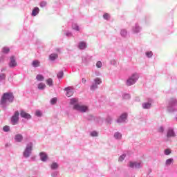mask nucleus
<instances>
[{"label": "nucleus", "mask_w": 177, "mask_h": 177, "mask_svg": "<svg viewBox=\"0 0 177 177\" xmlns=\"http://www.w3.org/2000/svg\"><path fill=\"white\" fill-rule=\"evenodd\" d=\"M15 97L13 96V93H5L1 99V104L5 106L6 103H12Z\"/></svg>", "instance_id": "f257e3e1"}, {"label": "nucleus", "mask_w": 177, "mask_h": 177, "mask_svg": "<svg viewBox=\"0 0 177 177\" xmlns=\"http://www.w3.org/2000/svg\"><path fill=\"white\" fill-rule=\"evenodd\" d=\"M138 80H139V75H138V74L136 73L133 74L132 76L130 77L127 81V86H131V85H133V84H135L136 81H138Z\"/></svg>", "instance_id": "f03ea898"}, {"label": "nucleus", "mask_w": 177, "mask_h": 177, "mask_svg": "<svg viewBox=\"0 0 177 177\" xmlns=\"http://www.w3.org/2000/svg\"><path fill=\"white\" fill-rule=\"evenodd\" d=\"M73 110H77L82 113H85L88 110V106L80 104H75L73 106Z\"/></svg>", "instance_id": "7ed1b4c3"}, {"label": "nucleus", "mask_w": 177, "mask_h": 177, "mask_svg": "<svg viewBox=\"0 0 177 177\" xmlns=\"http://www.w3.org/2000/svg\"><path fill=\"white\" fill-rule=\"evenodd\" d=\"M11 122L12 125H16L19 122V111H16L11 118Z\"/></svg>", "instance_id": "20e7f679"}, {"label": "nucleus", "mask_w": 177, "mask_h": 177, "mask_svg": "<svg viewBox=\"0 0 177 177\" xmlns=\"http://www.w3.org/2000/svg\"><path fill=\"white\" fill-rule=\"evenodd\" d=\"M31 150H32V143L30 142L29 145L26 147V149L24 152V157H30V154H31Z\"/></svg>", "instance_id": "39448f33"}, {"label": "nucleus", "mask_w": 177, "mask_h": 177, "mask_svg": "<svg viewBox=\"0 0 177 177\" xmlns=\"http://www.w3.org/2000/svg\"><path fill=\"white\" fill-rule=\"evenodd\" d=\"M94 82H95V84H93L91 86V91L97 89V85H100V84H102V79L97 77L94 80Z\"/></svg>", "instance_id": "423d86ee"}, {"label": "nucleus", "mask_w": 177, "mask_h": 177, "mask_svg": "<svg viewBox=\"0 0 177 177\" xmlns=\"http://www.w3.org/2000/svg\"><path fill=\"white\" fill-rule=\"evenodd\" d=\"M65 91H66V95L68 97H71V96L74 95V89H73L71 87L65 88Z\"/></svg>", "instance_id": "0eeeda50"}, {"label": "nucleus", "mask_w": 177, "mask_h": 177, "mask_svg": "<svg viewBox=\"0 0 177 177\" xmlns=\"http://www.w3.org/2000/svg\"><path fill=\"white\" fill-rule=\"evenodd\" d=\"M20 115L22 118H26L27 120H30V118H31V115L24 111H21Z\"/></svg>", "instance_id": "6e6552de"}, {"label": "nucleus", "mask_w": 177, "mask_h": 177, "mask_svg": "<svg viewBox=\"0 0 177 177\" xmlns=\"http://www.w3.org/2000/svg\"><path fill=\"white\" fill-rule=\"evenodd\" d=\"M127 117H128V115L127 113H123L120 115V117L118 119V122H125V120H127Z\"/></svg>", "instance_id": "1a4fd4ad"}, {"label": "nucleus", "mask_w": 177, "mask_h": 177, "mask_svg": "<svg viewBox=\"0 0 177 177\" xmlns=\"http://www.w3.org/2000/svg\"><path fill=\"white\" fill-rule=\"evenodd\" d=\"M10 67H16L17 66V62H16V59H15V57H10V62L9 64Z\"/></svg>", "instance_id": "9d476101"}, {"label": "nucleus", "mask_w": 177, "mask_h": 177, "mask_svg": "<svg viewBox=\"0 0 177 177\" xmlns=\"http://www.w3.org/2000/svg\"><path fill=\"white\" fill-rule=\"evenodd\" d=\"M130 168H140V163L136 162H129Z\"/></svg>", "instance_id": "9b49d317"}, {"label": "nucleus", "mask_w": 177, "mask_h": 177, "mask_svg": "<svg viewBox=\"0 0 177 177\" xmlns=\"http://www.w3.org/2000/svg\"><path fill=\"white\" fill-rule=\"evenodd\" d=\"M39 156L41 161H46V160H48V155H46V153L44 152H41Z\"/></svg>", "instance_id": "f8f14e48"}, {"label": "nucleus", "mask_w": 177, "mask_h": 177, "mask_svg": "<svg viewBox=\"0 0 177 177\" xmlns=\"http://www.w3.org/2000/svg\"><path fill=\"white\" fill-rule=\"evenodd\" d=\"M175 136V133L173 129H169L167 131V138H174Z\"/></svg>", "instance_id": "ddd939ff"}, {"label": "nucleus", "mask_w": 177, "mask_h": 177, "mask_svg": "<svg viewBox=\"0 0 177 177\" xmlns=\"http://www.w3.org/2000/svg\"><path fill=\"white\" fill-rule=\"evenodd\" d=\"M15 140H16V142H21V140H23V135H21V134H17L15 136Z\"/></svg>", "instance_id": "4468645a"}, {"label": "nucleus", "mask_w": 177, "mask_h": 177, "mask_svg": "<svg viewBox=\"0 0 177 177\" xmlns=\"http://www.w3.org/2000/svg\"><path fill=\"white\" fill-rule=\"evenodd\" d=\"M39 13V8L38 7H35L32 11V16H37Z\"/></svg>", "instance_id": "2eb2a0df"}, {"label": "nucleus", "mask_w": 177, "mask_h": 177, "mask_svg": "<svg viewBox=\"0 0 177 177\" xmlns=\"http://www.w3.org/2000/svg\"><path fill=\"white\" fill-rule=\"evenodd\" d=\"M37 88L40 91H44V89H45V88H46V85L44 83H39L37 86Z\"/></svg>", "instance_id": "dca6fc26"}, {"label": "nucleus", "mask_w": 177, "mask_h": 177, "mask_svg": "<svg viewBox=\"0 0 177 177\" xmlns=\"http://www.w3.org/2000/svg\"><path fill=\"white\" fill-rule=\"evenodd\" d=\"M85 48H86V43L84 41H81L79 44V49H85Z\"/></svg>", "instance_id": "f3484780"}, {"label": "nucleus", "mask_w": 177, "mask_h": 177, "mask_svg": "<svg viewBox=\"0 0 177 177\" xmlns=\"http://www.w3.org/2000/svg\"><path fill=\"white\" fill-rule=\"evenodd\" d=\"M143 109H150L151 107V103L146 102L142 104Z\"/></svg>", "instance_id": "a211bd4d"}, {"label": "nucleus", "mask_w": 177, "mask_h": 177, "mask_svg": "<svg viewBox=\"0 0 177 177\" xmlns=\"http://www.w3.org/2000/svg\"><path fill=\"white\" fill-rule=\"evenodd\" d=\"M114 138L115 139H121V138H122V134H121L120 132H116L114 134Z\"/></svg>", "instance_id": "6ab92c4d"}, {"label": "nucleus", "mask_w": 177, "mask_h": 177, "mask_svg": "<svg viewBox=\"0 0 177 177\" xmlns=\"http://www.w3.org/2000/svg\"><path fill=\"white\" fill-rule=\"evenodd\" d=\"M46 84L48 86H53V80L51 78H49L46 80Z\"/></svg>", "instance_id": "aec40b11"}, {"label": "nucleus", "mask_w": 177, "mask_h": 177, "mask_svg": "<svg viewBox=\"0 0 177 177\" xmlns=\"http://www.w3.org/2000/svg\"><path fill=\"white\" fill-rule=\"evenodd\" d=\"M33 67H39V61L38 60H35L32 63Z\"/></svg>", "instance_id": "412c9836"}, {"label": "nucleus", "mask_w": 177, "mask_h": 177, "mask_svg": "<svg viewBox=\"0 0 177 177\" xmlns=\"http://www.w3.org/2000/svg\"><path fill=\"white\" fill-rule=\"evenodd\" d=\"M49 59H51V60H55V59H57V54H51L50 56H49Z\"/></svg>", "instance_id": "4be33fe9"}, {"label": "nucleus", "mask_w": 177, "mask_h": 177, "mask_svg": "<svg viewBox=\"0 0 177 177\" xmlns=\"http://www.w3.org/2000/svg\"><path fill=\"white\" fill-rule=\"evenodd\" d=\"M36 79L37 80V81H44V77L42 75H37Z\"/></svg>", "instance_id": "5701e85b"}, {"label": "nucleus", "mask_w": 177, "mask_h": 177, "mask_svg": "<svg viewBox=\"0 0 177 177\" xmlns=\"http://www.w3.org/2000/svg\"><path fill=\"white\" fill-rule=\"evenodd\" d=\"M10 51V49H9V48L8 47H4L2 49L3 53H9Z\"/></svg>", "instance_id": "b1692460"}, {"label": "nucleus", "mask_w": 177, "mask_h": 177, "mask_svg": "<svg viewBox=\"0 0 177 177\" xmlns=\"http://www.w3.org/2000/svg\"><path fill=\"white\" fill-rule=\"evenodd\" d=\"M174 162V159L169 158L166 160V165H171Z\"/></svg>", "instance_id": "393cba45"}, {"label": "nucleus", "mask_w": 177, "mask_h": 177, "mask_svg": "<svg viewBox=\"0 0 177 177\" xmlns=\"http://www.w3.org/2000/svg\"><path fill=\"white\" fill-rule=\"evenodd\" d=\"M59 165H57V163L56 162H53L51 165V169H57V168H58Z\"/></svg>", "instance_id": "a878e982"}, {"label": "nucleus", "mask_w": 177, "mask_h": 177, "mask_svg": "<svg viewBox=\"0 0 177 177\" xmlns=\"http://www.w3.org/2000/svg\"><path fill=\"white\" fill-rule=\"evenodd\" d=\"M3 130L4 131V132H9V131L10 130V127H9V126H4Z\"/></svg>", "instance_id": "bb28decb"}, {"label": "nucleus", "mask_w": 177, "mask_h": 177, "mask_svg": "<svg viewBox=\"0 0 177 177\" xmlns=\"http://www.w3.org/2000/svg\"><path fill=\"white\" fill-rule=\"evenodd\" d=\"M102 66H103L102 62L98 61L96 64V67H97V68H101Z\"/></svg>", "instance_id": "cd10ccee"}, {"label": "nucleus", "mask_w": 177, "mask_h": 177, "mask_svg": "<svg viewBox=\"0 0 177 177\" xmlns=\"http://www.w3.org/2000/svg\"><path fill=\"white\" fill-rule=\"evenodd\" d=\"M64 73H63V71H59V73H58V74H57V77H58V78H63V75H64Z\"/></svg>", "instance_id": "c85d7f7f"}, {"label": "nucleus", "mask_w": 177, "mask_h": 177, "mask_svg": "<svg viewBox=\"0 0 177 177\" xmlns=\"http://www.w3.org/2000/svg\"><path fill=\"white\" fill-rule=\"evenodd\" d=\"M77 102H78V99L73 98L71 100V104H74V103H77Z\"/></svg>", "instance_id": "c756f323"}, {"label": "nucleus", "mask_w": 177, "mask_h": 177, "mask_svg": "<svg viewBox=\"0 0 177 177\" xmlns=\"http://www.w3.org/2000/svg\"><path fill=\"white\" fill-rule=\"evenodd\" d=\"M56 102H57V98L54 97L50 100L51 104H55Z\"/></svg>", "instance_id": "7c9ffc66"}, {"label": "nucleus", "mask_w": 177, "mask_h": 177, "mask_svg": "<svg viewBox=\"0 0 177 177\" xmlns=\"http://www.w3.org/2000/svg\"><path fill=\"white\" fill-rule=\"evenodd\" d=\"M125 157H126L125 154L122 155V156H120V158H119V161H120V162L124 161V160L125 159Z\"/></svg>", "instance_id": "2f4dec72"}, {"label": "nucleus", "mask_w": 177, "mask_h": 177, "mask_svg": "<svg viewBox=\"0 0 177 177\" xmlns=\"http://www.w3.org/2000/svg\"><path fill=\"white\" fill-rule=\"evenodd\" d=\"M146 55L147 56V57H151V56H153V52L151 51L147 52Z\"/></svg>", "instance_id": "473e14b6"}, {"label": "nucleus", "mask_w": 177, "mask_h": 177, "mask_svg": "<svg viewBox=\"0 0 177 177\" xmlns=\"http://www.w3.org/2000/svg\"><path fill=\"white\" fill-rule=\"evenodd\" d=\"M5 78H6V75H5V74H0V81H2V80H5Z\"/></svg>", "instance_id": "72a5a7b5"}, {"label": "nucleus", "mask_w": 177, "mask_h": 177, "mask_svg": "<svg viewBox=\"0 0 177 177\" xmlns=\"http://www.w3.org/2000/svg\"><path fill=\"white\" fill-rule=\"evenodd\" d=\"M171 153V149H167L165 150V154L166 156H169V153Z\"/></svg>", "instance_id": "f704fd0d"}, {"label": "nucleus", "mask_w": 177, "mask_h": 177, "mask_svg": "<svg viewBox=\"0 0 177 177\" xmlns=\"http://www.w3.org/2000/svg\"><path fill=\"white\" fill-rule=\"evenodd\" d=\"M73 30H76V31H80V28L77 25H73Z\"/></svg>", "instance_id": "c9c22d12"}, {"label": "nucleus", "mask_w": 177, "mask_h": 177, "mask_svg": "<svg viewBox=\"0 0 177 177\" xmlns=\"http://www.w3.org/2000/svg\"><path fill=\"white\" fill-rule=\"evenodd\" d=\"M35 115L37 117H41V115H42V113H41L39 111H36Z\"/></svg>", "instance_id": "e433bc0d"}, {"label": "nucleus", "mask_w": 177, "mask_h": 177, "mask_svg": "<svg viewBox=\"0 0 177 177\" xmlns=\"http://www.w3.org/2000/svg\"><path fill=\"white\" fill-rule=\"evenodd\" d=\"M140 28H139V26H136L134 29L133 31L134 32H139Z\"/></svg>", "instance_id": "4c0bfd02"}, {"label": "nucleus", "mask_w": 177, "mask_h": 177, "mask_svg": "<svg viewBox=\"0 0 177 177\" xmlns=\"http://www.w3.org/2000/svg\"><path fill=\"white\" fill-rule=\"evenodd\" d=\"M121 35H122L123 37H125V35H127V30H121Z\"/></svg>", "instance_id": "58836bf2"}, {"label": "nucleus", "mask_w": 177, "mask_h": 177, "mask_svg": "<svg viewBox=\"0 0 177 177\" xmlns=\"http://www.w3.org/2000/svg\"><path fill=\"white\" fill-rule=\"evenodd\" d=\"M91 136H97V132L93 131L91 133Z\"/></svg>", "instance_id": "ea45409f"}, {"label": "nucleus", "mask_w": 177, "mask_h": 177, "mask_svg": "<svg viewBox=\"0 0 177 177\" xmlns=\"http://www.w3.org/2000/svg\"><path fill=\"white\" fill-rule=\"evenodd\" d=\"M40 6H41V8H44V6H46V2L42 1V2L40 3Z\"/></svg>", "instance_id": "a19ab883"}, {"label": "nucleus", "mask_w": 177, "mask_h": 177, "mask_svg": "<svg viewBox=\"0 0 177 177\" xmlns=\"http://www.w3.org/2000/svg\"><path fill=\"white\" fill-rule=\"evenodd\" d=\"M103 17H104V19H105L106 20H107V19H109V14L105 13V14L103 15Z\"/></svg>", "instance_id": "79ce46f5"}, {"label": "nucleus", "mask_w": 177, "mask_h": 177, "mask_svg": "<svg viewBox=\"0 0 177 177\" xmlns=\"http://www.w3.org/2000/svg\"><path fill=\"white\" fill-rule=\"evenodd\" d=\"M158 131H159L160 132H164V128L160 127V128L158 129Z\"/></svg>", "instance_id": "37998d69"}, {"label": "nucleus", "mask_w": 177, "mask_h": 177, "mask_svg": "<svg viewBox=\"0 0 177 177\" xmlns=\"http://www.w3.org/2000/svg\"><path fill=\"white\" fill-rule=\"evenodd\" d=\"M82 82L83 84H86V79L83 78V79L82 80Z\"/></svg>", "instance_id": "c03bdc74"}, {"label": "nucleus", "mask_w": 177, "mask_h": 177, "mask_svg": "<svg viewBox=\"0 0 177 177\" xmlns=\"http://www.w3.org/2000/svg\"><path fill=\"white\" fill-rule=\"evenodd\" d=\"M66 35H67V36L71 35V33H66Z\"/></svg>", "instance_id": "a18cd8bd"}, {"label": "nucleus", "mask_w": 177, "mask_h": 177, "mask_svg": "<svg viewBox=\"0 0 177 177\" xmlns=\"http://www.w3.org/2000/svg\"><path fill=\"white\" fill-rule=\"evenodd\" d=\"M2 60H3V57L0 58V62L2 61Z\"/></svg>", "instance_id": "49530a36"}, {"label": "nucleus", "mask_w": 177, "mask_h": 177, "mask_svg": "<svg viewBox=\"0 0 177 177\" xmlns=\"http://www.w3.org/2000/svg\"><path fill=\"white\" fill-rule=\"evenodd\" d=\"M125 96H127V97H129V95H125Z\"/></svg>", "instance_id": "de8ad7c7"}, {"label": "nucleus", "mask_w": 177, "mask_h": 177, "mask_svg": "<svg viewBox=\"0 0 177 177\" xmlns=\"http://www.w3.org/2000/svg\"><path fill=\"white\" fill-rule=\"evenodd\" d=\"M110 120H111V118H109Z\"/></svg>", "instance_id": "09e8293b"}, {"label": "nucleus", "mask_w": 177, "mask_h": 177, "mask_svg": "<svg viewBox=\"0 0 177 177\" xmlns=\"http://www.w3.org/2000/svg\"><path fill=\"white\" fill-rule=\"evenodd\" d=\"M110 120H111V118H109Z\"/></svg>", "instance_id": "8fccbe9b"}]
</instances>
